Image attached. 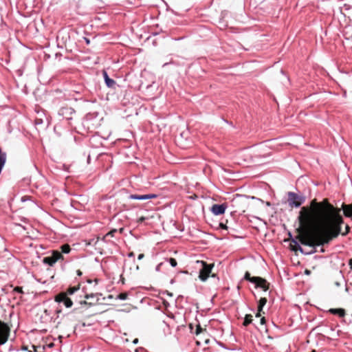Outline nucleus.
I'll return each mask as SVG.
<instances>
[{
    "label": "nucleus",
    "mask_w": 352,
    "mask_h": 352,
    "mask_svg": "<svg viewBox=\"0 0 352 352\" xmlns=\"http://www.w3.org/2000/svg\"><path fill=\"white\" fill-rule=\"evenodd\" d=\"M301 226L307 230H314L320 232L321 236L304 234L299 236L301 244L311 249L305 254L316 252V246L329 243L341 234V226L344 223L341 209L335 207L324 199L322 201L314 199L309 206L301 208L298 217Z\"/></svg>",
    "instance_id": "nucleus-1"
},
{
    "label": "nucleus",
    "mask_w": 352,
    "mask_h": 352,
    "mask_svg": "<svg viewBox=\"0 0 352 352\" xmlns=\"http://www.w3.org/2000/svg\"><path fill=\"white\" fill-rule=\"evenodd\" d=\"M244 279L254 283L256 288H261L265 292L269 289L270 283L265 278L259 276L252 277L250 274L246 272L244 275Z\"/></svg>",
    "instance_id": "nucleus-2"
},
{
    "label": "nucleus",
    "mask_w": 352,
    "mask_h": 352,
    "mask_svg": "<svg viewBox=\"0 0 352 352\" xmlns=\"http://www.w3.org/2000/svg\"><path fill=\"white\" fill-rule=\"evenodd\" d=\"M64 260V256L58 250H53L50 256L43 258V263L52 267L56 262L63 261Z\"/></svg>",
    "instance_id": "nucleus-3"
},
{
    "label": "nucleus",
    "mask_w": 352,
    "mask_h": 352,
    "mask_svg": "<svg viewBox=\"0 0 352 352\" xmlns=\"http://www.w3.org/2000/svg\"><path fill=\"white\" fill-rule=\"evenodd\" d=\"M305 201V199L302 196H300L298 194L289 192H288V204L290 207L293 208H298L300 207Z\"/></svg>",
    "instance_id": "nucleus-4"
},
{
    "label": "nucleus",
    "mask_w": 352,
    "mask_h": 352,
    "mask_svg": "<svg viewBox=\"0 0 352 352\" xmlns=\"http://www.w3.org/2000/svg\"><path fill=\"white\" fill-rule=\"evenodd\" d=\"M198 263L201 265V268L199 270V278L202 281H206L211 273L214 264H208L205 261H198Z\"/></svg>",
    "instance_id": "nucleus-5"
},
{
    "label": "nucleus",
    "mask_w": 352,
    "mask_h": 352,
    "mask_svg": "<svg viewBox=\"0 0 352 352\" xmlns=\"http://www.w3.org/2000/svg\"><path fill=\"white\" fill-rule=\"evenodd\" d=\"M10 328L6 322L0 320V346L4 344L8 340Z\"/></svg>",
    "instance_id": "nucleus-6"
},
{
    "label": "nucleus",
    "mask_w": 352,
    "mask_h": 352,
    "mask_svg": "<svg viewBox=\"0 0 352 352\" xmlns=\"http://www.w3.org/2000/svg\"><path fill=\"white\" fill-rule=\"evenodd\" d=\"M54 300L59 304H63L65 307L70 308L73 305V302L69 296L65 294L59 293L55 296Z\"/></svg>",
    "instance_id": "nucleus-7"
},
{
    "label": "nucleus",
    "mask_w": 352,
    "mask_h": 352,
    "mask_svg": "<svg viewBox=\"0 0 352 352\" xmlns=\"http://www.w3.org/2000/svg\"><path fill=\"white\" fill-rule=\"evenodd\" d=\"M226 208L227 205L226 204H214L211 207L210 210L214 215H220L225 212Z\"/></svg>",
    "instance_id": "nucleus-8"
},
{
    "label": "nucleus",
    "mask_w": 352,
    "mask_h": 352,
    "mask_svg": "<svg viewBox=\"0 0 352 352\" xmlns=\"http://www.w3.org/2000/svg\"><path fill=\"white\" fill-rule=\"evenodd\" d=\"M74 113V110L70 107H62L58 111V115L63 116L64 118L69 120Z\"/></svg>",
    "instance_id": "nucleus-9"
},
{
    "label": "nucleus",
    "mask_w": 352,
    "mask_h": 352,
    "mask_svg": "<svg viewBox=\"0 0 352 352\" xmlns=\"http://www.w3.org/2000/svg\"><path fill=\"white\" fill-rule=\"evenodd\" d=\"M228 221L227 219H222L219 223V228L222 230H225L228 231V234H232V233L235 231V229L230 226L228 225Z\"/></svg>",
    "instance_id": "nucleus-10"
},
{
    "label": "nucleus",
    "mask_w": 352,
    "mask_h": 352,
    "mask_svg": "<svg viewBox=\"0 0 352 352\" xmlns=\"http://www.w3.org/2000/svg\"><path fill=\"white\" fill-rule=\"evenodd\" d=\"M156 197V195L154 194H146V195H129V199H137V200H146L151 198Z\"/></svg>",
    "instance_id": "nucleus-11"
},
{
    "label": "nucleus",
    "mask_w": 352,
    "mask_h": 352,
    "mask_svg": "<svg viewBox=\"0 0 352 352\" xmlns=\"http://www.w3.org/2000/svg\"><path fill=\"white\" fill-rule=\"evenodd\" d=\"M102 75L107 86L109 88H113L116 84V81L109 77L106 71L102 72Z\"/></svg>",
    "instance_id": "nucleus-12"
},
{
    "label": "nucleus",
    "mask_w": 352,
    "mask_h": 352,
    "mask_svg": "<svg viewBox=\"0 0 352 352\" xmlns=\"http://www.w3.org/2000/svg\"><path fill=\"white\" fill-rule=\"evenodd\" d=\"M291 247H292V250L294 251L299 250L303 254L305 253V250L301 248V246L299 245L298 241L294 239H292Z\"/></svg>",
    "instance_id": "nucleus-13"
},
{
    "label": "nucleus",
    "mask_w": 352,
    "mask_h": 352,
    "mask_svg": "<svg viewBox=\"0 0 352 352\" xmlns=\"http://www.w3.org/2000/svg\"><path fill=\"white\" fill-rule=\"evenodd\" d=\"M328 311L333 315H338L340 318L344 317L346 314L345 310L342 308L330 309Z\"/></svg>",
    "instance_id": "nucleus-14"
},
{
    "label": "nucleus",
    "mask_w": 352,
    "mask_h": 352,
    "mask_svg": "<svg viewBox=\"0 0 352 352\" xmlns=\"http://www.w3.org/2000/svg\"><path fill=\"white\" fill-rule=\"evenodd\" d=\"M80 289L79 286H73L69 287L65 292H61L62 294H65L67 296L73 295L76 292H78Z\"/></svg>",
    "instance_id": "nucleus-15"
},
{
    "label": "nucleus",
    "mask_w": 352,
    "mask_h": 352,
    "mask_svg": "<svg viewBox=\"0 0 352 352\" xmlns=\"http://www.w3.org/2000/svg\"><path fill=\"white\" fill-rule=\"evenodd\" d=\"M343 212L346 217H352V205L343 204Z\"/></svg>",
    "instance_id": "nucleus-16"
},
{
    "label": "nucleus",
    "mask_w": 352,
    "mask_h": 352,
    "mask_svg": "<svg viewBox=\"0 0 352 352\" xmlns=\"http://www.w3.org/2000/svg\"><path fill=\"white\" fill-rule=\"evenodd\" d=\"M6 161V153L0 149V168H3Z\"/></svg>",
    "instance_id": "nucleus-17"
},
{
    "label": "nucleus",
    "mask_w": 352,
    "mask_h": 352,
    "mask_svg": "<svg viewBox=\"0 0 352 352\" xmlns=\"http://www.w3.org/2000/svg\"><path fill=\"white\" fill-rule=\"evenodd\" d=\"M267 303V298H261L259 301L258 302V309L259 312H261L263 310V307Z\"/></svg>",
    "instance_id": "nucleus-18"
},
{
    "label": "nucleus",
    "mask_w": 352,
    "mask_h": 352,
    "mask_svg": "<svg viewBox=\"0 0 352 352\" xmlns=\"http://www.w3.org/2000/svg\"><path fill=\"white\" fill-rule=\"evenodd\" d=\"M117 230L116 229L111 230L103 236L102 240L106 242L109 241V238L114 236Z\"/></svg>",
    "instance_id": "nucleus-19"
},
{
    "label": "nucleus",
    "mask_w": 352,
    "mask_h": 352,
    "mask_svg": "<svg viewBox=\"0 0 352 352\" xmlns=\"http://www.w3.org/2000/svg\"><path fill=\"white\" fill-rule=\"evenodd\" d=\"M252 322V316L251 314H247L245 317L243 324L245 327L251 324Z\"/></svg>",
    "instance_id": "nucleus-20"
},
{
    "label": "nucleus",
    "mask_w": 352,
    "mask_h": 352,
    "mask_svg": "<svg viewBox=\"0 0 352 352\" xmlns=\"http://www.w3.org/2000/svg\"><path fill=\"white\" fill-rule=\"evenodd\" d=\"M61 252H60L61 254H68L71 251V248L68 244H64L60 246Z\"/></svg>",
    "instance_id": "nucleus-21"
},
{
    "label": "nucleus",
    "mask_w": 352,
    "mask_h": 352,
    "mask_svg": "<svg viewBox=\"0 0 352 352\" xmlns=\"http://www.w3.org/2000/svg\"><path fill=\"white\" fill-rule=\"evenodd\" d=\"M166 261L168 262L170 265L173 267H176L177 265V261L173 258H167L166 259Z\"/></svg>",
    "instance_id": "nucleus-22"
},
{
    "label": "nucleus",
    "mask_w": 352,
    "mask_h": 352,
    "mask_svg": "<svg viewBox=\"0 0 352 352\" xmlns=\"http://www.w3.org/2000/svg\"><path fill=\"white\" fill-rule=\"evenodd\" d=\"M85 298L87 299H90V298H96V301H98L99 300V298H98V294H87L85 296Z\"/></svg>",
    "instance_id": "nucleus-23"
},
{
    "label": "nucleus",
    "mask_w": 352,
    "mask_h": 352,
    "mask_svg": "<svg viewBox=\"0 0 352 352\" xmlns=\"http://www.w3.org/2000/svg\"><path fill=\"white\" fill-rule=\"evenodd\" d=\"M12 292H16V293H19V294H23V291L22 289V287H16L13 289V291Z\"/></svg>",
    "instance_id": "nucleus-24"
},
{
    "label": "nucleus",
    "mask_w": 352,
    "mask_h": 352,
    "mask_svg": "<svg viewBox=\"0 0 352 352\" xmlns=\"http://www.w3.org/2000/svg\"><path fill=\"white\" fill-rule=\"evenodd\" d=\"M164 264V262H162V263H159V264L156 266V267H155V270H156L157 272H160V271L161 270V267H162V266Z\"/></svg>",
    "instance_id": "nucleus-25"
},
{
    "label": "nucleus",
    "mask_w": 352,
    "mask_h": 352,
    "mask_svg": "<svg viewBox=\"0 0 352 352\" xmlns=\"http://www.w3.org/2000/svg\"><path fill=\"white\" fill-rule=\"evenodd\" d=\"M126 298V294H120V298L122 299V300H125Z\"/></svg>",
    "instance_id": "nucleus-26"
},
{
    "label": "nucleus",
    "mask_w": 352,
    "mask_h": 352,
    "mask_svg": "<svg viewBox=\"0 0 352 352\" xmlns=\"http://www.w3.org/2000/svg\"><path fill=\"white\" fill-rule=\"evenodd\" d=\"M146 219L145 217H141L140 218H139V219L138 220V223H142L144 220Z\"/></svg>",
    "instance_id": "nucleus-27"
},
{
    "label": "nucleus",
    "mask_w": 352,
    "mask_h": 352,
    "mask_svg": "<svg viewBox=\"0 0 352 352\" xmlns=\"http://www.w3.org/2000/svg\"><path fill=\"white\" fill-rule=\"evenodd\" d=\"M349 230V227L348 226H346V232H345L342 233V235H346V234L348 233Z\"/></svg>",
    "instance_id": "nucleus-28"
},
{
    "label": "nucleus",
    "mask_w": 352,
    "mask_h": 352,
    "mask_svg": "<svg viewBox=\"0 0 352 352\" xmlns=\"http://www.w3.org/2000/svg\"><path fill=\"white\" fill-rule=\"evenodd\" d=\"M349 265L350 269L352 270V258L349 259Z\"/></svg>",
    "instance_id": "nucleus-29"
},
{
    "label": "nucleus",
    "mask_w": 352,
    "mask_h": 352,
    "mask_svg": "<svg viewBox=\"0 0 352 352\" xmlns=\"http://www.w3.org/2000/svg\"><path fill=\"white\" fill-rule=\"evenodd\" d=\"M144 257V254H140L138 255V258L139 260H141V259H142Z\"/></svg>",
    "instance_id": "nucleus-30"
},
{
    "label": "nucleus",
    "mask_w": 352,
    "mask_h": 352,
    "mask_svg": "<svg viewBox=\"0 0 352 352\" xmlns=\"http://www.w3.org/2000/svg\"><path fill=\"white\" fill-rule=\"evenodd\" d=\"M266 320H265V318L263 317L262 318H261V324H264L265 323Z\"/></svg>",
    "instance_id": "nucleus-31"
},
{
    "label": "nucleus",
    "mask_w": 352,
    "mask_h": 352,
    "mask_svg": "<svg viewBox=\"0 0 352 352\" xmlns=\"http://www.w3.org/2000/svg\"><path fill=\"white\" fill-rule=\"evenodd\" d=\"M134 256H135V254H134V252H129V253L128 254V256H129V257H133Z\"/></svg>",
    "instance_id": "nucleus-32"
},
{
    "label": "nucleus",
    "mask_w": 352,
    "mask_h": 352,
    "mask_svg": "<svg viewBox=\"0 0 352 352\" xmlns=\"http://www.w3.org/2000/svg\"><path fill=\"white\" fill-rule=\"evenodd\" d=\"M76 273H77V275L79 276L82 275V272H81V271L80 270H78L76 271Z\"/></svg>",
    "instance_id": "nucleus-33"
},
{
    "label": "nucleus",
    "mask_w": 352,
    "mask_h": 352,
    "mask_svg": "<svg viewBox=\"0 0 352 352\" xmlns=\"http://www.w3.org/2000/svg\"><path fill=\"white\" fill-rule=\"evenodd\" d=\"M83 303H84V304H89V305H91L94 304V302H86V301H84V302H83Z\"/></svg>",
    "instance_id": "nucleus-34"
},
{
    "label": "nucleus",
    "mask_w": 352,
    "mask_h": 352,
    "mask_svg": "<svg viewBox=\"0 0 352 352\" xmlns=\"http://www.w3.org/2000/svg\"><path fill=\"white\" fill-rule=\"evenodd\" d=\"M133 342L134 344H137V343L138 342V338H135V339L133 341Z\"/></svg>",
    "instance_id": "nucleus-35"
},
{
    "label": "nucleus",
    "mask_w": 352,
    "mask_h": 352,
    "mask_svg": "<svg viewBox=\"0 0 352 352\" xmlns=\"http://www.w3.org/2000/svg\"><path fill=\"white\" fill-rule=\"evenodd\" d=\"M261 316V312L258 311L257 314H256V317H260Z\"/></svg>",
    "instance_id": "nucleus-36"
},
{
    "label": "nucleus",
    "mask_w": 352,
    "mask_h": 352,
    "mask_svg": "<svg viewBox=\"0 0 352 352\" xmlns=\"http://www.w3.org/2000/svg\"><path fill=\"white\" fill-rule=\"evenodd\" d=\"M41 122V121L38 120V119L36 120V124H39Z\"/></svg>",
    "instance_id": "nucleus-37"
},
{
    "label": "nucleus",
    "mask_w": 352,
    "mask_h": 352,
    "mask_svg": "<svg viewBox=\"0 0 352 352\" xmlns=\"http://www.w3.org/2000/svg\"><path fill=\"white\" fill-rule=\"evenodd\" d=\"M25 200H26V199H25V197H23L21 198V201H25Z\"/></svg>",
    "instance_id": "nucleus-38"
},
{
    "label": "nucleus",
    "mask_w": 352,
    "mask_h": 352,
    "mask_svg": "<svg viewBox=\"0 0 352 352\" xmlns=\"http://www.w3.org/2000/svg\"><path fill=\"white\" fill-rule=\"evenodd\" d=\"M53 345H54L53 343H52V344H49V346L52 347V346H53Z\"/></svg>",
    "instance_id": "nucleus-39"
},
{
    "label": "nucleus",
    "mask_w": 352,
    "mask_h": 352,
    "mask_svg": "<svg viewBox=\"0 0 352 352\" xmlns=\"http://www.w3.org/2000/svg\"><path fill=\"white\" fill-rule=\"evenodd\" d=\"M320 252H324V249H323V248H321Z\"/></svg>",
    "instance_id": "nucleus-40"
},
{
    "label": "nucleus",
    "mask_w": 352,
    "mask_h": 352,
    "mask_svg": "<svg viewBox=\"0 0 352 352\" xmlns=\"http://www.w3.org/2000/svg\"><path fill=\"white\" fill-rule=\"evenodd\" d=\"M216 276V274H212V277H215Z\"/></svg>",
    "instance_id": "nucleus-41"
}]
</instances>
